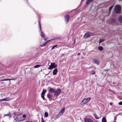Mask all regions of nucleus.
<instances>
[{"mask_svg":"<svg viewBox=\"0 0 122 122\" xmlns=\"http://www.w3.org/2000/svg\"><path fill=\"white\" fill-rule=\"evenodd\" d=\"M98 49L100 51H102L103 49V47L102 46H100L99 47H98Z\"/></svg>","mask_w":122,"mask_h":122,"instance_id":"obj_21","label":"nucleus"},{"mask_svg":"<svg viewBox=\"0 0 122 122\" xmlns=\"http://www.w3.org/2000/svg\"><path fill=\"white\" fill-rule=\"evenodd\" d=\"M59 39V38L58 37L56 38H54L52 39V40H57Z\"/></svg>","mask_w":122,"mask_h":122,"instance_id":"obj_34","label":"nucleus"},{"mask_svg":"<svg viewBox=\"0 0 122 122\" xmlns=\"http://www.w3.org/2000/svg\"><path fill=\"white\" fill-rule=\"evenodd\" d=\"M91 74L92 75H94L95 74V72L94 71H91Z\"/></svg>","mask_w":122,"mask_h":122,"instance_id":"obj_30","label":"nucleus"},{"mask_svg":"<svg viewBox=\"0 0 122 122\" xmlns=\"http://www.w3.org/2000/svg\"><path fill=\"white\" fill-rule=\"evenodd\" d=\"M22 118L23 120H25L26 117V116L25 115H23L22 116Z\"/></svg>","mask_w":122,"mask_h":122,"instance_id":"obj_19","label":"nucleus"},{"mask_svg":"<svg viewBox=\"0 0 122 122\" xmlns=\"http://www.w3.org/2000/svg\"><path fill=\"white\" fill-rule=\"evenodd\" d=\"M80 55V53H78V55Z\"/></svg>","mask_w":122,"mask_h":122,"instance_id":"obj_42","label":"nucleus"},{"mask_svg":"<svg viewBox=\"0 0 122 122\" xmlns=\"http://www.w3.org/2000/svg\"><path fill=\"white\" fill-rule=\"evenodd\" d=\"M113 5L111 6L108 9V11L110 13V12L111 11V10L112 9V8H113Z\"/></svg>","mask_w":122,"mask_h":122,"instance_id":"obj_22","label":"nucleus"},{"mask_svg":"<svg viewBox=\"0 0 122 122\" xmlns=\"http://www.w3.org/2000/svg\"><path fill=\"white\" fill-rule=\"evenodd\" d=\"M93 0H87L86 2V4H88L90 3Z\"/></svg>","mask_w":122,"mask_h":122,"instance_id":"obj_17","label":"nucleus"},{"mask_svg":"<svg viewBox=\"0 0 122 122\" xmlns=\"http://www.w3.org/2000/svg\"><path fill=\"white\" fill-rule=\"evenodd\" d=\"M8 80H9V81H10V80H15V79H8Z\"/></svg>","mask_w":122,"mask_h":122,"instance_id":"obj_39","label":"nucleus"},{"mask_svg":"<svg viewBox=\"0 0 122 122\" xmlns=\"http://www.w3.org/2000/svg\"><path fill=\"white\" fill-rule=\"evenodd\" d=\"M92 62L98 65L99 63V61L96 59H94L92 60Z\"/></svg>","mask_w":122,"mask_h":122,"instance_id":"obj_6","label":"nucleus"},{"mask_svg":"<svg viewBox=\"0 0 122 122\" xmlns=\"http://www.w3.org/2000/svg\"><path fill=\"white\" fill-rule=\"evenodd\" d=\"M38 24H39V28L40 29V30L41 31V25L40 24V21H39L38 22Z\"/></svg>","mask_w":122,"mask_h":122,"instance_id":"obj_18","label":"nucleus"},{"mask_svg":"<svg viewBox=\"0 0 122 122\" xmlns=\"http://www.w3.org/2000/svg\"><path fill=\"white\" fill-rule=\"evenodd\" d=\"M41 66V65H37L35 66L34 67L35 68H37Z\"/></svg>","mask_w":122,"mask_h":122,"instance_id":"obj_27","label":"nucleus"},{"mask_svg":"<svg viewBox=\"0 0 122 122\" xmlns=\"http://www.w3.org/2000/svg\"><path fill=\"white\" fill-rule=\"evenodd\" d=\"M11 115L10 113L8 114V117H9V118H10L11 117Z\"/></svg>","mask_w":122,"mask_h":122,"instance_id":"obj_37","label":"nucleus"},{"mask_svg":"<svg viewBox=\"0 0 122 122\" xmlns=\"http://www.w3.org/2000/svg\"><path fill=\"white\" fill-rule=\"evenodd\" d=\"M121 7L120 5H117L115 7V12L117 14L120 13L121 12Z\"/></svg>","mask_w":122,"mask_h":122,"instance_id":"obj_1","label":"nucleus"},{"mask_svg":"<svg viewBox=\"0 0 122 122\" xmlns=\"http://www.w3.org/2000/svg\"><path fill=\"white\" fill-rule=\"evenodd\" d=\"M91 99V98L90 97H88L87 98H84L81 102V103L83 102L84 104H85L89 101Z\"/></svg>","mask_w":122,"mask_h":122,"instance_id":"obj_3","label":"nucleus"},{"mask_svg":"<svg viewBox=\"0 0 122 122\" xmlns=\"http://www.w3.org/2000/svg\"><path fill=\"white\" fill-rule=\"evenodd\" d=\"M65 18L66 21L67 23H68L69 19V15L67 14L65 16Z\"/></svg>","mask_w":122,"mask_h":122,"instance_id":"obj_7","label":"nucleus"},{"mask_svg":"<svg viewBox=\"0 0 122 122\" xmlns=\"http://www.w3.org/2000/svg\"><path fill=\"white\" fill-rule=\"evenodd\" d=\"M17 120L18 122L23 120V119L22 117V115H18L17 116Z\"/></svg>","mask_w":122,"mask_h":122,"instance_id":"obj_5","label":"nucleus"},{"mask_svg":"<svg viewBox=\"0 0 122 122\" xmlns=\"http://www.w3.org/2000/svg\"><path fill=\"white\" fill-rule=\"evenodd\" d=\"M51 65L52 67H53V68H56V65L54 63H51Z\"/></svg>","mask_w":122,"mask_h":122,"instance_id":"obj_12","label":"nucleus"},{"mask_svg":"<svg viewBox=\"0 0 122 122\" xmlns=\"http://www.w3.org/2000/svg\"><path fill=\"white\" fill-rule=\"evenodd\" d=\"M65 108H63L60 112L58 115H60V116L64 112L65 110Z\"/></svg>","mask_w":122,"mask_h":122,"instance_id":"obj_9","label":"nucleus"},{"mask_svg":"<svg viewBox=\"0 0 122 122\" xmlns=\"http://www.w3.org/2000/svg\"><path fill=\"white\" fill-rule=\"evenodd\" d=\"M109 91L110 92H112L113 93H115L112 90H111L110 89H109Z\"/></svg>","mask_w":122,"mask_h":122,"instance_id":"obj_33","label":"nucleus"},{"mask_svg":"<svg viewBox=\"0 0 122 122\" xmlns=\"http://www.w3.org/2000/svg\"><path fill=\"white\" fill-rule=\"evenodd\" d=\"M49 74V72L47 74H46V75H48Z\"/></svg>","mask_w":122,"mask_h":122,"instance_id":"obj_41","label":"nucleus"},{"mask_svg":"<svg viewBox=\"0 0 122 122\" xmlns=\"http://www.w3.org/2000/svg\"><path fill=\"white\" fill-rule=\"evenodd\" d=\"M118 20L120 22L122 23V15L119 16L118 18Z\"/></svg>","mask_w":122,"mask_h":122,"instance_id":"obj_13","label":"nucleus"},{"mask_svg":"<svg viewBox=\"0 0 122 122\" xmlns=\"http://www.w3.org/2000/svg\"><path fill=\"white\" fill-rule=\"evenodd\" d=\"M41 122H45L42 118H41Z\"/></svg>","mask_w":122,"mask_h":122,"instance_id":"obj_38","label":"nucleus"},{"mask_svg":"<svg viewBox=\"0 0 122 122\" xmlns=\"http://www.w3.org/2000/svg\"><path fill=\"white\" fill-rule=\"evenodd\" d=\"M58 72L57 70V69H55L53 71V75H56L57 74Z\"/></svg>","mask_w":122,"mask_h":122,"instance_id":"obj_11","label":"nucleus"},{"mask_svg":"<svg viewBox=\"0 0 122 122\" xmlns=\"http://www.w3.org/2000/svg\"><path fill=\"white\" fill-rule=\"evenodd\" d=\"M118 104L120 105H122V101L119 102Z\"/></svg>","mask_w":122,"mask_h":122,"instance_id":"obj_36","label":"nucleus"},{"mask_svg":"<svg viewBox=\"0 0 122 122\" xmlns=\"http://www.w3.org/2000/svg\"><path fill=\"white\" fill-rule=\"evenodd\" d=\"M55 89L50 88V89L49 90V92H50L51 93H54L55 92Z\"/></svg>","mask_w":122,"mask_h":122,"instance_id":"obj_10","label":"nucleus"},{"mask_svg":"<svg viewBox=\"0 0 122 122\" xmlns=\"http://www.w3.org/2000/svg\"><path fill=\"white\" fill-rule=\"evenodd\" d=\"M92 33L89 32H88L85 33L84 36V38H86L89 37L90 36H92Z\"/></svg>","mask_w":122,"mask_h":122,"instance_id":"obj_4","label":"nucleus"},{"mask_svg":"<svg viewBox=\"0 0 122 122\" xmlns=\"http://www.w3.org/2000/svg\"><path fill=\"white\" fill-rule=\"evenodd\" d=\"M49 66V67H48V69H51L53 68V67H52L51 65Z\"/></svg>","mask_w":122,"mask_h":122,"instance_id":"obj_32","label":"nucleus"},{"mask_svg":"<svg viewBox=\"0 0 122 122\" xmlns=\"http://www.w3.org/2000/svg\"><path fill=\"white\" fill-rule=\"evenodd\" d=\"M111 22L112 23H115L116 22V20L114 19H112L111 20Z\"/></svg>","mask_w":122,"mask_h":122,"instance_id":"obj_26","label":"nucleus"},{"mask_svg":"<svg viewBox=\"0 0 122 122\" xmlns=\"http://www.w3.org/2000/svg\"><path fill=\"white\" fill-rule=\"evenodd\" d=\"M84 120L85 122H93L92 119L89 118H85Z\"/></svg>","mask_w":122,"mask_h":122,"instance_id":"obj_8","label":"nucleus"},{"mask_svg":"<svg viewBox=\"0 0 122 122\" xmlns=\"http://www.w3.org/2000/svg\"><path fill=\"white\" fill-rule=\"evenodd\" d=\"M105 41L104 39H102L99 40V43H100L104 41Z\"/></svg>","mask_w":122,"mask_h":122,"instance_id":"obj_20","label":"nucleus"},{"mask_svg":"<svg viewBox=\"0 0 122 122\" xmlns=\"http://www.w3.org/2000/svg\"><path fill=\"white\" fill-rule=\"evenodd\" d=\"M102 122H106V119L105 117H103L102 119Z\"/></svg>","mask_w":122,"mask_h":122,"instance_id":"obj_16","label":"nucleus"},{"mask_svg":"<svg viewBox=\"0 0 122 122\" xmlns=\"http://www.w3.org/2000/svg\"><path fill=\"white\" fill-rule=\"evenodd\" d=\"M50 41V40L47 41L45 43H44L42 44V45H41V47H43L45 46L46 45V44L47 43Z\"/></svg>","mask_w":122,"mask_h":122,"instance_id":"obj_14","label":"nucleus"},{"mask_svg":"<svg viewBox=\"0 0 122 122\" xmlns=\"http://www.w3.org/2000/svg\"><path fill=\"white\" fill-rule=\"evenodd\" d=\"M47 97L49 98L50 99H51L52 98V96H51L50 95L48 94L47 95Z\"/></svg>","mask_w":122,"mask_h":122,"instance_id":"obj_25","label":"nucleus"},{"mask_svg":"<svg viewBox=\"0 0 122 122\" xmlns=\"http://www.w3.org/2000/svg\"><path fill=\"white\" fill-rule=\"evenodd\" d=\"M110 104L111 105H112V102H110Z\"/></svg>","mask_w":122,"mask_h":122,"instance_id":"obj_40","label":"nucleus"},{"mask_svg":"<svg viewBox=\"0 0 122 122\" xmlns=\"http://www.w3.org/2000/svg\"><path fill=\"white\" fill-rule=\"evenodd\" d=\"M45 39V41H46V39Z\"/></svg>","mask_w":122,"mask_h":122,"instance_id":"obj_45","label":"nucleus"},{"mask_svg":"<svg viewBox=\"0 0 122 122\" xmlns=\"http://www.w3.org/2000/svg\"><path fill=\"white\" fill-rule=\"evenodd\" d=\"M46 90H43L42 92H43V93L45 94V93L46 92Z\"/></svg>","mask_w":122,"mask_h":122,"instance_id":"obj_35","label":"nucleus"},{"mask_svg":"<svg viewBox=\"0 0 122 122\" xmlns=\"http://www.w3.org/2000/svg\"><path fill=\"white\" fill-rule=\"evenodd\" d=\"M7 98H4L0 100V101H7L8 100H7Z\"/></svg>","mask_w":122,"mask_h":122,"instance_id":"obj_29","label":"nucleus"},{"mask_svg":"<svg viewBox=\"0 0 122 122\" xmlns=\"http://www.w3.org/2000/svg\"><path fill=\"white\" fill-rule=\"evenodd\" d=\"M14 115H15V113H14Z\"/></svg>","mask_w":122,"mask_h":122,"instance_id":"obj_43","label":"nucleus"},{"mask_svg":"<svg viewBox=\"0 0 122 122\" xmlns=\"http://www.w3.org/2000/svg\"><path fill=\"white\" fill-rule=\"evenodd\" d=\"M61 92V90L60 89H56L54 93V95L55 96H57L59 95Z\"/></svg>","mask_w":122,"mask_h":122,"instance_id":"obj_2","label":"nucleus"},{"mask_svg":"<svg viewBox=\"0 0 122 122\" xmlns=\"http://www.w3.org/2000/svg\"><path fill=\"white\" fill-rule=\"evenodd\" d=\"M57 46V45H56L54 46L51 49V50H52L54 49L55 47H56Z\"/></svg>","mask_w":122,"mask_h":122,"instance_id":"obj_31","label":"nucleus"},{"mask_svg":"<svg viewBox=\"0 0 122 122\" xmlns=\"http://www.w3.org/2000/svg\"><path fill=\"white\" fill-rule=\"evenodd\" d=\"M94 116L95 118L96 119H99V117L96 114H94Z\"/></svg>","mask_w":122,"mask_h":122,"instance_id":"obj_23","label":"nucleus"},{"mask_svg":"<svg viewBox=\"0 0 122 122\" xmlns=\"http://www.w3.org/2000/svg\"><path fill=\"white\" fill-rule=\"evenodd\" d=\"M41 35L42 37H44V33L43 32H41Z\"/></svg>","mask_w":122,"mask_h":122,"instance_id":"obj_28","label":"nucleus"},{"mask_svg":"<svg viewBox=\"0 0 122 122\" xmlns=\"http://www.w3.org/2000/svg\"><path fill=\"white\" fill-rule=\"evenodd\" d=\"M6 116H8V114L6 115Z\"/></svg>","mask_w":122,"mask_h":122,"instance_id":"obj_44","label":"nucleus"},{"mask_svg":"<svg viewBox=\"0 0 122 122\" xmlns=\"http://www.w3.org/2000/svg\"><path fill=\"white\" fill-rule=\"evenodd\" d=\"M48 116V113L47 112H45L44 114V116L46 117H47Z\"/></svg>","mask_w":122,"mask_h":122,"instance_id":"obj_24","label":"nucleus"},{"mask_svg":"<svg viewBox=\"0 0 122 122\" xmlns=\"http://www.w3.org/2000/svg\"><path fill=\"white\" fill-rule=\"evenodd\" d=\"M44 93H43V92H42L41 94V97L44 100H45V98L44 97Z\"/></svg>","mask_w":122,"mask_h":122,"instance_id":"obj_15","label":"nucleus"}]
</instances>
